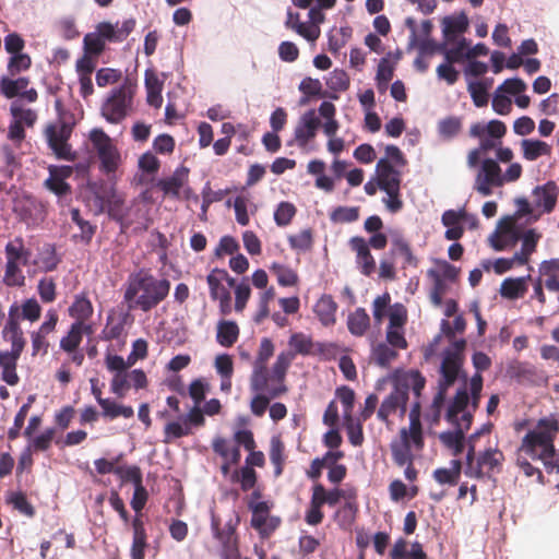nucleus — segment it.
Instances as JSON below:
<instances>
[{"instance_id":"f257e3e1","label":"nucleus","mask_w":559,"mask_h":559,"mask_svg":"<svg viewBox=\"0 0 559 559\" xmlns=\"http://www.w3.org/2000/svg\"><path fill=\"white\" fill-rule=\"evenodd\" d=\"M393 385L392 392L382 401L377 417L380 421L389 424V417L399 414L403 418L407 411L408 392L413 391L416 397H420L426 386V378L417 369H396L390 377Z\"/></svg>"},{"instance_id":"f03ea898","label":"nucleus","mask_w":559,"mask_h":559,"mask_svg":"<svg viewBox=\"0 0 559 559\" xmlns=\"http://www.w3.org/2000/svg\"><path fill=\"white\" fill-rule=\"evenodd\" d=\"M295 358L290 352H282L273 364V376L264 379V383L252 385V378H249L250 391L254 393L250 401V411L255 417H262L270 406V402L278 399L288 392L286 374Z\"/></svg>"},{"instance_id":"7ed1b4c3","label":"nucleus","mask_w":559,"mask_h":559,"mask_svg":"<svg viewBox=\"0 0 559 559\" xmlns=\"http://www.w3.org/2000/svg\"><path fill=\"white\" fill-rule=\"evenodd\" d=\"M170 282L166 278L158 280L151 273L141 270L129 276L124 292V300L129 308H139L148 312L157 307L169 294Z\"/></svg>"},{"instance_id":"20e7f679","label":"nucleus","mask_w":559,"mask_h":559,"mask_svg":"<svg viewBox=\"0 0 559 559\" xmlns=\"http://www.w3.org/2000/svg\"><path fill=\"white\" fill-rule=\"evenodd\" d=\"M559 431V421L555 417L542 418L530 430L519 447L520 454L532 460H546L555 455V439Z\"/></svg>"},{"instance_id":"39448f33","label":"nucleus","mask_w":559,"mask_h":559,"mask_svg":"<svg viewBox=\"0 0 559 559\" xmlns=\"http://www.w3.org/2000/svg\"><path fill=\"white\" fill-rule=\"evenodd\" d=\"M135 20L128 19L121 23L112 24L110 22H100L96 25L95 31L87 33L83 38V50L86 53L98 57L105 48L106 43H121L134 29Z\"/></svg>"},{"instance_id":"423d86ee","label":"nucleus","mask_w":559,"mask_h":559,"mask_svg":"<svg viewBox=\"0 0 559 559\" xmlns=\"http://www.w3.org/2000/svg\"><path fill=\"white\" fill-rule=\"evenodd\" d=\"M134 87L124 83L114 88L103 103L100 112L109 123H120L132 108Z\"/></svg>"},{"instance_id":"0eeeda50","label":"nucleus","mask_w":559,"mask_h":559,"mask_svg":"<svg viewBox=\"0 0 559 559\" xmlns=\"http://www.w3.org/2000/svg\"><path fill=\"white\" fill-rule=\"evenodd\" d=\"M90 141L100 160V170L106 174L115 173L119 167L121 156L111 138L103 129H93L90 132Z\"/></svg>"},{"instance_id":"6e6552de","label":"nucleus","mask_w":559,"mask_h":559,"mask_svg":"<svg viewBox=\"0 0 559 559\" xmlns=\"http://www.w3.org/2000/svg\"><path fill=\"white\" fill-rule=\"evenodd\" d=\"M248 507L251 511V527L258 532L261 538L271 537L282 523L280 516L271 514L273 503L270 501H250Z\"/></svg>"},{"instance_id":"1a4fd4ad","label":"nucleus","mask_w":559,"mask_h":559,"mask_svg":"<svg viewBox=\"0 0 559 559\" xmlns=\"http://www.w3.org/2000/svg\"><path fill=\"white\" fill-rule=\"evenodd\" d=\"M502 186V170L498 162L492 158H485L480 163L479 170L475 177L474 190L483 197H489L492 194L493 188Z\"/></svg>"},{"instance_id":"9d476101","label":"nucleus","mask_w":559,"mask_h":559,"mask_svg":"<svg viewBox=\"0 0 559 559\" xmlns=\"http://www.w3.org/2000/svg\"><path fill=\"white\" fill-rule=\"evenodd\" d=\"M72 133V127L66 122H59L58 124H50L46 129V135L49 147L53 151L56 156L60 159L74 162L76 154L72 152L68 140Z\"/></svg>"},{"instance_id":"9b49d317","label":"nucleus","mask_w":559,"mask_h":559,"mask_svg":"<svg viewBox=\"0 0 559 559\" xmlns=\"http://www.w3.org/2000/svg\"><path fill=\"white\" fill-rule=\"evenodd\" d=\"M504 461L503 453L498 449H486L480 452L476 464L465 467V475L472 478L481 479L485 476L490 477L493 473H500Z\"/></svg>"},{"instance_id":"f8f14e48","label":"nucleus","mask_w":559,"mask_h":559,"mask_svg":"<svg viewBox=\"0 0 559 559\" xmlns=\"http://www.w3.org/2000/svg\"><path fill=\"white\" fill-rule=\"evenodd\" d=\"M321 126V120L316 115L314 109L307 110L298 120L294 129V139L288 142V145L295 143L302 151H310L313 147L310 143L317 136L318 130Z\"/></svg>"},{"instance_id":"ddd939ff","label":"nucleus","mask_w":559,"mask_h":559,"mask_svg":"<svg viewBox=\"0 0 559 559\" xmlns=\"http://www.w3.org/2000/svg\"><path fill=\"white\" fill-rule=\"evenodd\" d=\"M274 344L272 340L263 337L260 342V346L252 364V371L250 378H252V385H260L264 383V379H271L273 376V367L271 370L267 368L270 358L274 355Z\"/></svg>"},{"instance_id":"4468645a","label":"nucleus","mask_w":559,"mask_h":559,"mask_svg":"<svg viewBox=\"0 0 559 559\" xmlns=\"http://www.w3.org/2000/svg\"><path fill=\"white\" fill-rule=\"evenodd\" d=\"M463 365L464 357H460L456 353H443L438 384L451 388L460 378L466 382L467 376L463 371Z\"/></svg>"},{"instance_id":"2eb2a0df","label":"nucleus","mask_w":559,"mask_h":559,"mask_svg":"<svg viewBox=\"0 0 559 559\" xmlns=\"http://www.w3.org/2000/svg\"><path fill=\"white\" fill-rule=\"evenodd\" d=\"M28 85L29 79L26 76H20L16 80L2 78L0 82L1 93L7 98L19 97L21 102L25 99L28 103H35L38 99V93L34 87L27 88Z\"/></svg>"},{"instance_id":"dca6fc26","label":"nucleus","mask_w":559,"mask_h":559,"mask_svg":"<svg viewBox=\"0 0 559 559\" xmlns=\"http://www.w3.org/2000/svg\"><path fill=\"white\" fill-rule=\"evenodd\" d=\"M520 238L521 235L515 228L513 219L507 217L499 222L498 229L490 236V245L496 251H503L513 248Z\"/></svg>"},{"instance_id":"f3484780","label":"nucleus","mask_w":559,"mask_h":559,"mask_svg":"<svg viewBox=\"0 0 559 559\" xmlns=\"http://www.w3.org/2000/svg\"><path fill=\"white\" fill-rule=\"evenodd\" d=\"M189 170L185 167L178 168L170 177L158 180L157 188L163 191L165 195L174 199L180 198V190L183 189L185 199H189L192 190L187 187Z\"/></svg>"},{"instance_id":"a211bd4d","label":"nucleus","mask_w":559,"mask_h":559,"mask_svg":"<svg viewBox=\"0 0 559 559\" xmlns=\"http://www.w3.org/2000/svg\"><path fill=\"white\" fill-rule=\"evenodd\" d=\"M558 187L554 181H548L543 186H537L533 190V206L538 211L539 215L554 211L558 199Z\"/></svg>"},{"instance_id":"6ab92c4d","label":"nucleus","mask_w":559,"mask_h":559,"mask_svg":"<svg viewBox=\"0 0 559 559\" xmlns=\"http://www.w3.org/2000/svg\"><path fill=\"white\" fill-rule=\"evenodd\" d=\"M348 245L356 253V263L361 274L370 276L376 271V261L367 241L360 236H355L349 239Z\"/></svg>"},{"instance_id":"aec40b11","label":"nucleus","mask_w":559,"mask_h":559,"mask_svg":"<svg viewBox=\"0 0 559 559\" xmlns=\"http://www.w3.org/2000/svg\"><path fill=\"white\" fill-rule=\"evenodd\" d=\"M378 187L381 190L401 187V173L388 158H380L376 166Z\"/></svg>"},{"instance_id":"412c9836","label":"nucleus","mask_w":559,"mask_h":559,"mask_svg":"<svg viewBox=\"0 0 559 559\" xmlns=\"http://www.w3.org/2000/svg\"><path fill=\"white\" fill-rule=\"evenodd\" d=\"M92 326L86 323L73 322L66 336L60 340V348L66 353H72L79 348L83 334H91Z\"/></svg>"},{"instance_id":"4be33fe9","label":"nucleus","mask_w":559,"mask_h":559,"mask_svg":"<svg viewBox=\"0 0 559 559\" xmlns=\"http://www.w3.org/2000/svg\"><path fill=\"white\" fill-rule=\"evenodd\" d=\"M528 280H531V275L503 280L499 290L501 297L510 300L523 298L527 292Z\"/></svg>"},{"instance_id":"5701e85b","label":"nucleus","mask_w":559,"mask_h":559,"mask_svg":"<svg viewBox=\"0 0 559 559\" xmlns=\"http://www.w3.org/2000/svg\"><path fill=\"white\" fill-rule=\"evenodd\" d=\"M337 304L331 295H322L314 305V313L324 326H331L336 322Z\"/></svg>"},{"instance_id":"b1692460","label":"nucleus","mask_w":559,"mask_h":559,"mask_svg":"<svg viewBox=\"0 0 559 559\" xmlns=\"http://www.w3.org/2000/svg\"><path fill=\"white\" fill-rule=\"evenodd\" d=\"M240 334V329L238 324L235 321L230 320H221L217 323L216 326V342L225 347L230 348L233 347Z\"/></svg>"},{"instance_id":"393cba45","label":"nucleus","mask_w":559,"mask_h":559,"mask_svg":"<svg viewBox=\"0 0 559 559\" xmlns=\"http://www.w3.org/2000/svg\"><path fill=\"white\" fill-rule=\"evenodd\" d=\"M391 253L404 258V269L407 266H418V259L414 255L409 242L400 233H395L391 237Z\"/></svg>"},{"instance_id":"a878e982","label":"nucleus","mask_w":559,"mask_h":559,"mask_svg":"<svg viewBox=\"0 0 559 559\" xmlns=\"http://www.w3.org/2000/svg\"><path fill=\"white\" fill-rule=\"evenodd\" d=\"M443 36L448 43L454 41L456 36L467 31L469 22L465 13L443 19Z\"/></svg>"},{"instance_id":"bb28decb","label":"nucleus","mask_w":559,"mask_h":559,"mask_svg":"<svg viewBox=\"0 0 559 559\" xmlns=\"http://www.w3.org/2000/svg\"><path fill=\"white\" fill-rule=\"evenodd\" d=\"M7 262L19 263L27 265L31 259V251L25 248L24 240L21 237H15L9 241L4 248Z\"/></svg>"},{"instance_id":"cd10ccee","label":"nucleus","mask_w":559,"mask_h":559,"mask_svg":"<svg viewBox=\"0 0 559 559\" xmlns=\"http://www.w3.org/2000/svg\"><path fill=\"white\" fill-rule=\"evenodd\" d=\"M3 336L11 342V349L22 353L24 350L26 341L24 337V333L20 326L19 321L12 317V311H10V318L4 325L2 331Z\"/></svg>"},{"instance_id":"c85d7f7f","label":"nucleus","mask_w":559,"mask_h":559,"mask_svg":"<svg viewBox=\"0 0 559 559\" xmlns=\"http://www.w3.org/2000/svg\"><path fill=\"white\" fill-rule=\"evenodd\" d=\"M539 238L540 235L534 229H528L521 236V250L514 253L516 264L524 265L530 261V257L535 252Z\"/></svg>"},{"instance_id":"c756f323","label":"nucleus","mask_w":559,"mask_h":559,"mask_svg":"<svg viewBox=\"0 0 559 559\" xmlns=\"http://www.w3.org/2000/svg\"><path fill=\"white\" fill-rule=\"evenodd\" d=\"M548 290L559 292V259L544 261L539 265V276Z\"/></svg>"},{"instance_id":"7c9ffc66","label":"nucleus","mask_w":559,"mask_h":559,"mask_svg":"<svg viewBox=\"0 0 559 559\" xmlns=\"http://www.w3.org/2000/svg\"><path fill=\"white\" fill-rule=\"evenodd\" d=\"M370 326V318L365 308H357L348 314L347 328L355 336H362Z\"/></svg>"},{"instance_id":"2f4dec72","label":"nucleus","mask_w":559,"mask_h":559,"mask_svg":"<svg viewBox=\"0 0 559 559\" xmlns=\"http://www.w3.org/2000/svg\"><path fill=\"white\" fill-rule=\"evenodd\" d=\"M93 305L85 295H78L69 308V314L75 319L74 322L85 323L93 314Z\"/></svg>"},{"instance_id":"473e14b6","label":"nucleus","mask_w":559,"mask_h":559,"mask_svg":"<svg viewBox=\"0 0 559 559\" xmlns=\"http://www.w3.org/2000/svg\"><path fill=\"white\" fill-rule=\"evenodd\" d=\"M228 277V272L224 269H214L206 277L210 288V296L213 300L217 297L229 293L228 288L224 286V280Z\"/></svg>"},{"instance_id":"72a5a7b5","label":"nucleus","mask_w":559,"mask_h":559,"mask_svg":"<svg viewBox=\"0 0 559 559\" xmlns=\"http://www.w3.org/2000/svg\"><path fill=\"white\" fill-rule=\"evenodd\" d=\"M99 406L102 408V416L111 420L119 416L131 418L134 415L132 406L118 404L110 399L102 401Z\"/></svg>"},{"instance_id":"f704fd0d","label":"nucleus","mask_w":559,"mask_h":559,"mask_svg":"<svg viewBox=\"0 0 559 559\" xmlns=\"http://www.w3.org/2000/svg\"><path fill=\"white\" fill-rule=\"evenodd\" d=\"M10 114L13 120L27 128H32L37 121V112L31 108H25L21 99H15L11 103Z\"/></svg>"},{"instance_id":"c9c22d12","label":"nucleus","mask_w":559,"mask_h":559,"mask_svg":"<svg viewBox=\"0 0 559 559\" xmlns=\"http://www.w3.org/2000/svg\"><path fill=\"white\" fill-rule=\"evenodd\" d=\"M469 402V395L466 388H461L456 391L453 400L448 406L445 419L453 424L456 421L457 415L463 413Z\"/></svg>"},{"instance_id":"e433bc0d","label":"nucleus","mask_w":559,"mask_h":559,"mask_svg":"<svg viewBox=\"0 0 559 559\" xmlns=\"http://www.w3.org/2000/svg\"><path fill=\"white\" fill-rule=\"evenodd\" d=\"M521 146L523 156L527 160H536L538 157L551 153V146L540 140H523Z\"/></svg>"},{"instance_id":"4c0bfd02","label":"nucleus","mask_w":559,"mask_h":559,"mask_svg":"<svg viewBox=\"0 0 559 559\" xmlns=\"http://www.w3.org/2000/svg\"><path fill=\"white\" fill-rule=\"evenodd\" d=\"M463 128V120L461 117L449 116L438 122V133L444 140H452L457 136Z\"/></svg>"},{"instance_id":"58836bf2","label":"nucleus","mask_w":559,"mask_h":559,"mask_svg":"<svg viewBox=\"0 0 559 559\" xmlns=\"http://www.w3.org/2000/svg\"><path fill=\"white\" fill-rule=\"evenodd\" d=\"M440 441L444 447L452 451L454 456L460 455L465 447V436L462 429H455L453 431H444L439 436Z\"/></svg>"},{"instance_id":"ea45409f","label":"nucleus","mask_w":559,"mask_h":559,"mask_svg":"<svg viewBox=\"0 0 559 559\" xmlns=\"http://www.w3.org/2000/svg\"><path fill=\"white\" fill-rule=\"evenodd\" d=\"M213 451L225 460H229L231 464H237L240 461L241 454L239 447H230L229 442L217 437L212 442Z\"/></svg>"},{"instance_id":"a19ab883","label":"nucleus","mask_w":559,"mask_h":559,"mask_svg":"<svg viewBox=\"0 0 559 559\" xmlns=\"http://www.w3.org/2000/svg\"><path fill=\"white\" fill-rule=\"evenodd\" d=\"M105 211L109 217L120 223L122 228L129 227L130 224L127 222L124 212V200L118 192L106 203Z\"/></svg>"},{"instance_id":"79ce46f5","label":"nucleus","mask_w":559,"mask_h":559,"mask_svg":"<svg viewBox=\"0 0 559 559\" xmlns=\"http://www.w3.org/2000/svg\"><path fill=\"white\" fill-rule=\"evenodd\" d=\"M508 373L518 382L524 383L534 381L536 370L533 366L526 362L515 361L509 366Z\"/></svg>"},{"instance_id":"37998d69","label":"nucleus","mask_w":559,"mask_h":559,"mask_svg":"<svg viewBox=\"0 0 559 559\" xmlns=\"http://www.w3.org/2000/svg\"><path fill=\"white\" fill-rule=\"evenodd\" d=\"M427 275L432 281L430 300L436 307H440L442 305L443 296L449 289L447 281L441 280L432 269L428 270Z\"/></svg>"},{"instance_id":"c03bdc74","label":"nucleus","mask_w":559,"mask_h":559,"mask_svg":"<svg viewBox=\"0 0 559 559\" xmlns=\"http://www.w3.org/2000/svg\"><path fill=\"white\" fill-rule=\"evenodd\" d=\"M60 259L57 255L56 248L53 245L47 243L43 247L37 265L44 272H51L57 269Z\"/></svg>"},{"instance_id":"a18cd8bd","label":"nucleus","mask_w":559,"mask_h":559,"mask_svg":"<svg viewBox=\"0 0 559 559\" xmlns=\"http://www.w3.org/2000/svg\"><path fill=\"white\" fill-rule=\"evenodd\" d=\"M191 428L182 420L169 421L164 427V442L169 443L173 440L189 436Z\"/></svg>"},{"instance_id":"49530a36","label":"nucleus","mask_w":559,"mask_h":559,"mask_svg":"<svg viewBox=\"0 0 559 559\" xmlns=\"http://www.w3.org/2000/svg\"><path fill=\"white\" fill-rule=\"evenodd\" d=\"M392 459L399 466H404L406 463L413 462L412 448L406 441H393L390 444Z\"/></svg>"},{"instance_id":"de8ad7c7","label":"nucleus","mask_w":559,"mask_h":559,"mask_svg":"<svg viewBox=\"0 0 559 559\" xmlns=\"http://www.w3.org/2000/svg\"><path fill=\"white\" fill-rule=\"evenodd\" d=\"M400 437L402 441H406L407 444L412 448V444L417 449L421 450L424 448V437H423V427L421 424H409V428H402L400 431Z\"/></svg>"},{"instance_id":"09e8293b","label":"nucleus","mask_w":559,"mask_h":559,"mask_svg":"<svg viewBox=\"0 0 559 559\" xmlns=\"http://www.w3.org/2000/svg\"><path fill=\"white\" fill-rule=\"evenodd\" d=\"M284 443L280 438H272L271 440V449H270V460L274 465V474L275 476H280L283 473L285 455H284Z\"/></svg>"},{"instance_id":"8fccbe9b","label":"nucleus","mask_w":559,"mask_h":559,"mask_svg":"<svg viewBox=\"0 0 559 559\" xmlns=\"http://www.w3.org/2000/svg\"><path fill=\"white\" fill-rule=\"evenodd\" d=\"M271 271L276 276L277 283L281 286H295L298 283L297 273L286 265L281 263H273Z\"/></svg>"},{"instance_id":"3c124183","label":"nucleus","mask_w":559,"mask_h":559,"mask_svg":"<svg viewBox=\"0 0 559 559\" xmlns=\"http://www.w3.org/2000/svg\"><path fill=\"white\" fill-rule=\"evenodd\" d=\"M372 356L378 366L386 368L397 358L399 354L389 344L380 343L373 348Z\"/></svg>"},{"instance_id":"603ef678","label":"nucleus","mask_w":559,"mask_h":559,"mask_svg":"<svg viewBox=\"0 0 559 559\" xmlns=\"http://www.w3.org/2000/svg\"><path fill=\"white\" fill-rule=\"evenodd\" d=\"M490 82H469L467 90L476 107H484L488 104V88Z\"/></svg>"},{"instance_id":"864d4df0","label":"nucleus","mask_w":559,"mask_h":559,"mask_svg":"<svg viewBox=\"0 0 559 559\" xmlns=\"http://www.w3.org/2000/svg\"><path fill=\"white\" fill-rule=\"evenodd\" d=\"M257 472L250 466H243L231 476L233 481H239L242 491H249L257 484Z\"/></svg>"},{"instance_id":"5fc2aeb1","label":"nucleus","mask_w":559,"mask_h":559,"mask_svg":"<svg viewBox=\"0 0 559 559\" xmlns=\"http://www.w3.org/2000/svg\"><path fill=\"white\" fill-rule=\"evenodd\" d=\"M22 264L5 262V270L3 282L7 286L15 287L23 286L25 283V276L21 270Z\"/></svg>"},{"instance_id":"6e6d98bb","label":"nucleus","mask_w":559,"mask_h":559,"mask_svg":"<svg viewBox=\"0 0 559 559\" xmlns=\"http://www.w3.org/2000/svg\"><path fill=\"white\" fill-rule=\"evenodd\" d=\"M212 530L214 532L215 538H217L226 547H230L231 544H235V526L231 524V522L227 523L225 527L221 530L218 520L213 518Z\"/></svg>"},{"instance_id":"4d7b16f0","label":"nucleus","mask_w":559,"mask_h":559,"mask_svg":"<svg viewBox=\"0 0 559 559\" xmlns=\"http://www.w3.org/2000/svg\"><path fill=\"white\" fill-rule=\"evenodd\" d=\"M349 83L348 74L342 69L333 70L326 80L328 87L334 92H345L348 90Z\"/></svg>"},{"instance_id":"13d9d810","label":"nucleus","mask_w":559,"mask_h":559,"mask_svg":"<svg viewBox=\"0 0 559 559\" xmlns=\"http://www.w3.org/2000/svg\"><path fill=\"white\" fill-rule=\"evenodd\" d=\"M45 186L58 197L66 195L71 191V187L66 182L64 177L56 170H50V176L45 181Z\"/></svg>"},{"instance_id":"bf43d9fd","label":"nucleus","mask_w":559,"mask_h":559,"mask_svg":"<svg viewBox=\"0 0 559 559\" xmlns=\"http://www.w3.org/2000/svg\"><path fill=\"white\" fill-rule=\"evenodd\" d=\"M449 388L442 386L438 384V392L433 396L432 403L430 405L429 418L433 424L439 423L441 418V413L444 406L447 393Z\"/></svg>"},{"instance_id":"052dcab7","label":"nucleus","mask_w":559,"mask_h":559,"mask_svg":"<svg viewBox=\"0 0 559 559\" xmlns=\"http://www.w3.org/2000/svg\"><path fill=\"white\" fill-rule=\"evenodd\" d=\"M32 66V58L29 55L24 52H19L16 55H12L8 61V71L11 75H16L23 71H26Z\"/></svg>"},{"instance_id":"680f3d73","label":"nucleus","mask_w":559,"mask_h":559,"mask_svg":"<svg viewBox=\"0 0 559 559\" xmlns=\"http://www.w3.org/2000/svg\"><path fill=\"white\" fill-rule=\"evenodd\" d=\"M471 46V41L466 38L457 40L456 45L450 49L444 48V59L450 63H457L466 59L465 53Z\"/></svg>"},{"instance_id":"e2e57ef3","label":"nucleus","mask_w":559,"mask_h":559,"mask_svg":"<svg viewBox=\"0 0 559 559\" xmlns=\"http://www.w3.org/2000/svg\"><path fill=\"white\" fill-rule=\"evenodd\" d=\"M344 421L349 442L354 447H360L365 440L361 421H355L353 416H349L348 419H344Z\"/></svg>"},{"instance_id":"0e129e2a","label":"nucleus","mask_w":559,"mask_h":559,"mask_svg":"<svg viewBox=\"0 0 559 559\" xmlns=\"http://www.w3.org/2000/svg\"><path fill=\"white\" fill-rule=\"evenodd\" d=\"M8 502L13 506L20 513L33 518L35 515L34 507L28 502L26 496L22 491L12 492L8 499Z\"/></svg>"},{"instance_id":"69168bd1","label":"nucleus","mask_w":559,"mask_h":559,"mask_svg":"<svg viewBox=\"0 0 559 559\" xmlns=\"http://www.w3.org/2000/svg\"><path fill=\"white\" fill-rule=\"evenodd\" d=\"M296 215V207L290 202H281L275 212L274 221L278 226H287Z\"/></svg>"},{"instance_id":"338daca9","label":"nucleus","mask_w":559,"mask_h":559,"mask_svg":"<svg viewBox=\"0 0 559 559\" xmlns=\"http://www.w3.org/2000/svg\"><path fill=\"white\" fill-rule=\"evenodd\" d=\"M145 86L147 90V103L156 108L160 107L163 97H162V84L152 75V78H146Z\"/></svg>"},{"instance_id":"774afa93","label":"nucleus","mask_w":559,"mask_h":559,"mask_svg":"<svg viewBox=\"0 0 559 559\" xmlns=\"http://www.w3.org/2000/svg\"><path fill=\"white\" fill-rule=\"evenodd\" d=\"M114 186L103 185L94 191V205L97 209V213L105 212L106 203L116 193Z\"/></svg>"}]
</instances>
